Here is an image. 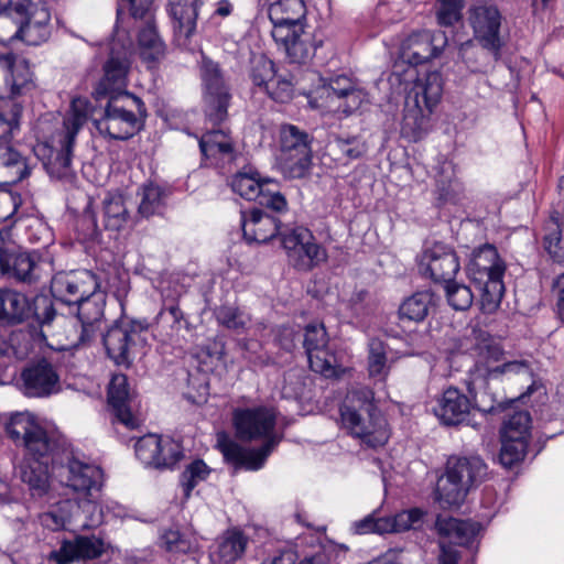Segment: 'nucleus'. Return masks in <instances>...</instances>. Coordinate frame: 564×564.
Masks as SVG:
<instances>
[{
  "label": "nucleus",
  "mask_w": 564,
  "mask_h": 564,
  "mask_svg": "<svg viewBox=\"0 0 564 564\" xmlns=\"http://www.w3.org/2000/svg\"><path fill=\"white\" fill-rule=\"evenodd\" d=\"M237 436L241 441L264 440V444L258 449H246L235 442L220 444V451L227 463L235 469L246 468L257 470L261 468L278 444L273 435L276 416L272 409L257 406L251 409H237L232 416Z\"/></svg>",
  "instance_id": "nucleus-1"
},
{
  "label": "nucleus",
  "mask_w": 564,
  "mask_h": 564,
  "mask_svg": "<svg viewBox=\"0 0 564 564\" xmlns=\"http://www.w3.org/2000/svg\"><path fill=\"white\" fill-rule=\"evenodd\" d=\"M469 398L463 390L449 386L435 397L432 411L443 426L469 424L473 410L484 414H497L506 411L514 400H505L492 391L475 389L468 383Z\"/></svg>",
  "instance_id": "nucleus-2"
},
{
  "label": "nucleus",
  "mask_w": 564,
  "mask_h": 564,
  "mask_svg": "<svg viewBox=\"0 0 564 564\" xmlns=\"http://www.w3.org/2000/svg\"><path fill=\"white\" fill-rule=\"evenodd\" d=\"M506 263L496 246L484 243L475 248L466 267V273L480 294L481 306L487 312L496 311L505 293Z\"/></svg>",
  "instance_id": "nucleus-3"
},
{
  "label": "nucleus",
  "mask_w": 564,
  "mask_h": 564,
  "mask_svg": "<svg viewBox=\"0 0 564 564\" xmlns=\"http://www.w3.org/2000/svg\"><path fill=\"white\" fill-rule=\"evenodd\" d=\"M474 350L477 361L469 371L470 383L475 389H480L487 394L491 391L490 381L501 380L506 375L527 371L530 365L527 360L505 361V348L491 334L480 330L476 336Z\"/></svg>",
  "instance_id": "nucleus-4"
},
{
  "label": "nucleus",
  "mask_w": 564,
  "mask_h": 564,
  "mask_svg": "<svg viewBox=\"0 0 564 564\" xmlns=\"http://www.w3.org/2000/svg\"><path fill=\"white\" fill-rule=\"evenodd\" d=\"M486 475L487 465L480 456H451L445 474L437 480L435 498L440 503L458 507Z\"/></svg>",
  "instance_id": "nucleus-5"
},
{
  "label": "nucleus",
  "mask_w": 564,
  "mask_h": 564,
  "mask_svg": "<svg viewBox=\"0 0 564 564\" xmlns=\"http://www.w3.org/2000/svg\"><path fill=\"white\" fill-rule=\"evenodd\" d=\"M51 14L44 7H39L30 1L9 2L0 11V29L11 26L1 40L12 41L20 39L29 44L37 45L50 36Z\"/></svg>",
  "instance_id": "nucleus-6"
},
{
  "label": "nucleus",
  "mask_w": 564,
  "mask_h": 564,
  "mask_svg": "<svg viewBox=\"0 0 564 564\" xmlns=\"http://www.w3.org/2000/svg\"><path fill=\"white\" fill-rule=\"evenodd\" d=\"M145 117L147 108L142 99L135 95H123L108 99L104 116L94 120V124L104 137L127 140L140 130Z\"/></svg>",
  "instance_id": "nucleus-7"
},
{
  "label": "nucleus",
  "mask_w": 564,
  "mask_h": 564,
  "mask_svg": "<svg viewBox=\"0 0 564 564\" xmlns=\"http://www.w3.org/2000/svg\"><path fill=\"white\" fill-rule=\"evenodd\" d=\"M56 316L53 300L36 295L32 301L12 289H0V323L18 325L33 317L41 329L50 326Z\"/></svg>",
  "instance_id": "nucleus-8"
},
{
  "label": "nucleus",
  "mask_w": 564,
  "mask_h": 564,
  "mask_svg": "<svg viewBox=\"0 0 564 564\" xmlns=\"http://www.w3.org/2000/svg\"><path fill=\"white\" fill-rule=\"evenodd\" d=\"M355 400L361 402L359 409H355V438L367 448L383 447L389 441L388 422L375 403L373 390L355 386Z\"/></svg>",
  "instance_id": "nucleus-9"
},
{
  "label": "nucleus",
  "mask_w": 564,
  "mask_h": 564,
  "mask_svg": "<svg viewBox=\"0 0 564 564\" xmlns=\"http://www.w3.org/2000/svg\"><path fill=\"white\" fill-rule=\"evenodd\" d=\"M147 321L122 318L104 335L102 341L108 357L117 365L130 368L135 355L145 339L142 336L149 329Z\"/></svg>",
  "instance_id": "nucleus-10"
},
{
  "label": "nucleus",
  "mask_w": 564,
  "mask_h": 564,
  "mask_svg": "<svg viewBox=\"0 0 564 564\" xmlns=\"http://www.w3.org/2000/svg\"><path fill=\"white\" fill-rule=\"evenodd\" d=\"M499 460L506 468L522 463L529 453L532 436V417L528 411H514L502 422L500 430Z\"/></svg>",
  "instance_id": "nucleus-11"
},
{
  "label": "nucleus",
  "mask_w": 564,
  "mask_h": 564,
  "mask_svg": "<svg viewBox=\"0 0 564 564\" xmlns=\"http://www.w3.org/2000/svg\"><path fill=\"white\" fill-rule=\"evenodd\" d=\"M199 70L204 89L205 117L212 124H220L228 117V107L231 100L230 88L219 64L209 57L202 56Z\"/></svg>",
  "instance_id": "nucleus-12"
},
{
  "label": "nucleus",
  "mask_w": 564,
  "mask_h": 564,
  "mask_svg": "<svg viewBox=\"0 0 564 564\" xmlns=\"http://www.w3.org/2000/svg\"><path fill=\"white\" fill-rule=\"evenodd\" d=\"M280 165L285 175L301 178L306 175L312 163L308 134L294 124L280 128Z\"/></svg>",
  "instance_id": "nucleus-13"
},
{
  "label": "nucleus",
  "mask_w": 564,
  "mask_h": 564,
  "mask_svg": "<svg viewBox=\"0 0 564 564\" xmlns=\"http://www.w3.org/2000/svg\"><path fill=\"white\" fill-rule=\"evenodd\" d=\"M468 23L479 46L498 57L503 46L500 35L502 14L497 4L482 1L468 9Z\"/></svg>",
  "instance_id": "nucleus-14"
},
{
  "label": "nucleus",
  "mask_w": 564,
  "mask_h": 564,
  "mask_svg": "<svg viewBox=\"0 0 564 564\" xmlns=\"http://www.w3.org/2000/svg\"><path fill=\"white\" fill-rule=\"evenodd\" d=\"M230 185L232 191L245 199L256 200L276 213L288 209V202L278 189V183L270 178H261L257 171L238 172L232 176Z\"/></svg>",
  "instance_id": "nucleus-15"
},
{
  "label": "nucleus",
  "mask_w": 564,
  "mask_h": 564,
  "mask_svg": "<svg viewBox=\"0 0 564 564\" xmlns=\"http://www.w3.org/2000/svg\"><path fill=\"white\" fill-rule=\"evenodd\" d=\"M9 437L18 446H23L33 460L45 458L56 446L52 436L34 420L24 413L13 415L6 426Z\"/></svg>",
  "instance_id": "nucleus-16"
},
{
  "label": "nucleus",
  "mask_w": 564,
  "mask_h": 564,
  "mask_svg": "<svg viewBox=\"0 0 564 564\" xmlns=\"http://www.w3.org/2000/svg\"><path fill=\"white\" fill-rule=\"evenodd\" d=\"M417 264L423 276L438 284L455 279L460 269L454 247L436 240L424 242Z\"/></svg>",
  "instance_id": "nucleus-17"
},
{
  "label": "nucleus",
  "mask_w": 564,
  "mask_h": 564,
  "mask_svg": "<svg viewBox=\"0 0 564 564\" xmlns=\"http://www.w3.org/2000/svg\"><path fill=\"white\" fill-rule=\"evenodd\" d=\"M329 338L323 324H308L303 335V347L310 368L325 378H338L345 370L328 345Z\"/></svg>",
  "instance_id": "nucleus-18"
},
{
  "label": "nucleus",
  "mask_w": 564,
  "mask_h": 564,
  "mask_svg": "<svg viewBox=\"0 0 564 564\" xmlns=\"http://www.w3.org/2000/svg\"><path fill=\"white\" fill-rule=\"evenodd\" d=\"M107 294L100 288L77 303V321L69 329V346L77 348L88 345L97 334L98 325L104 318Z\"/></svg>",
  "instance_id": "nucleus-19"
},
{
  "label": "nucleus",
  "mask_w": 564,
  "mask_h": 564,
  "mask_svg": "<svg viewBox=\"0 0 564 564\" xmlns=\"http://www.w3.org/2000/svg\"><path fill=\"white\" fill-rule=\"evenodd\" d=\"M76 137L57 130L47 142L34 147L35 155L43 162L46 172L55 178L72 175V153Z\"/></svg>",
  "instance_id": "nucleus-20"
},
{
  "label": "nucleus",
  "mask_w": 564,
  "mask_h": 564,
  "mask_svg": "<svg viewBox=\"0 0 564 564\" xmlns=\"http://www.w3.org/2000/svg\"><path fill=\"white\" fill-rule=\"evenodd\" d=\"M0 272L18 282L31 284L39 279L35 257L21 252L10 239L9 229H0Z\"/></svg>",
  "instance_id": "nucleus-21"
},
{
  "label": "nucleus",
  "mask_w": 564,
  "mask_h": 564,
  "mask_svg": "<svg viewBox=\"0 0 564 564\" xmlns=\"http://www.w3.org/2000/svg\"><path fill=\"white\" fill-rule=\"evenodd\" d=\"M130 66L131 61L128 51L117 52L112 46L109 57L102 66L104 76L97 83L93 93L95 98L100 100L132 95L127 90Z\"/></svg>",
  "instance_id": "nucleus-22"
},
{
  "label": "nucleus",
  "mask_w": 564,
  "mask_h": 564,
  "mask_svg": "<svg viewBox=\"0 0 564 564\" xmlns=\"http://www.w3.org/2000/svg\"><path fill=\"white\" fill-rule=\"evenodd\" d=\"M135 455L145 466L163 469L176 465L183 458V449L169 436L149 434L135 443Z\"/></svg>",
  "instance_id": "nucleus-23"
},
{
  "label": "nucleus",
  "mask_w": 564,
  "mask_h": 564,
  "mask_svg": "<svg viewBox=\"0 0 564 564\" xmlns=\"http://www.w3.org/2000/svg\"><path fill=\"white\" fill-rule=\"evenodd\" d=\"M310 99L312 108L348 118L351 113L349 97L352 95V79L346 74L333 76L315 91Z\"/></svg>",
  "instance_id": "nucleus-24"
},
{
  "label": "nucleus",
  "mask_w": 564,
  "mask_h": 564,
  "mask_svg": "<svg viewBox=\"0 0 564 564\" xmlns=\"http://www.w3.org/2000/svg\"><path fill=\"white\" fill-rule=\"evenodd\" d=\"M307 9L304 0H278L268 8V17L273 25L271 34L274 41H284L294 32L307 26Z\"/></svg>",
  "instance_id": "nucleus-25"
},
{
  "label": "nucleus",
  "mask_w": 564,
  "mask_h": 564,
  "mask_svg": "<svg viewBox=\"0 0 564 564\" xmlns=\"http://www.w3.org/2000/svg\"><path fill=\"white\" fill-rule=\"evenodd\" d=\"M100 284L95 273L88 270L73 271L58 274L52 281V292L66 304H77L88 294L99 289Z\"/></svg>",
  "instance_id": "nucleus-26"
},
{
  "label": "nucleus",
  "mask_w": 564,
  "mask_h": 564,
  "mask_svg": "<svg viewBox=\"0 0 564 564\" xmlns=\"http://www.w3.org/2000/svg\"><path fill=\"white\" fill-rule=\"evenodd\" d=\"M24 393L44 398L59 390V376L55 366L46 359L31 364L21 372Z\"/></svg>",
  "instance_id": "nucleus-27"
},
{
  "label": "nucleus",
  "mask_w": 564,
  "mask_h": 564,
  "mask_svg": "<svg viewBox=\"0 0 564 564\" xmlns=\"http://www.w3.org/2000/svg\"><path fill=\"white\" fill-rule=\"evenodd\" d=\"M105 552V542L95 535H78L73 541L64 540L58 550L52 551L47 558L56 564H68L78 560H93Z\"/></svg>",
  "instance_id": "nucleus-28"
},
{
  "label": "nucleus",
  "mask_w": 564,
  "mask_h": 564,
  "mask_svg": "<svg viewBox=\"0 0 564 564\" xmlns=\"http://www.w3.org/2000/svg\"><path fill=\"white\" fill-rule=\"evenodd\" d=\"M132 395L128 389V378L118 373L111 378L108 388V404L116 420L129 430L139 426V419L132 413Z\"/></svg>",
  "instance_id": "nucleus-29"
},
{
  "label": "nucleus",
  "mask_w": 564,
  "mask_h": 564,
  "mask_svg": "<svg viewBox=\"0 0 564 564\" xmlns=\"http://www.w3.org/2000/svg\"><path fill=\"white\" fill-rule=\"evenodd\" d=\"M243 237L249 242L265 243L280 232L281 221L268 213L252 208L241 212Z\"/></svg>",
  "instance_id": "nucleus-30"
},
{
  "label": "nucleus",
  "mask_w": 564,
  "mask_h": 564,
  "mask_svg": "<svg viewBox=\"0 0 564 564\" xmlns=\"http://www.w3.org/2000/svg\"><path fill=\"white\" fill-rule=\"evenodd\" d=\"M434 170L437 205L457 204L463 196L464 186L455 175L454 163L444 156H440Z\"/></svg>",
  "instance_id": "nucleus-31"
},
{
  "label": "nucleus",
  "mask_w": 564,
  "mask_h": 564,
  "mask_svg": "<svg viewBox=\"0 0 564 564\" xmlns=\"http://www.w3.org/2000/svg\"><path fill=\"white\" fill-rule=\"evenodd\" d=\"M62 470V481L74 491L88 494L99 486L101 470L94 465L70 457Z\"/></svg>",
  "instance_id": "nucleus-32"
},
{
  "label": "nucleus",
  "mask_w": 564,
  "mask_h": 564,
  "mask_svg": "<svg viewBox=\"0 0 564 564\" xmlns=\"http://www.w3.org/2000/svg\"><path fill=\"white\" fill-rule=\"evenodd\" d=\"M444 89L442 73L438 70L427 72L423 77H417L413 83L405 98L434 111L440 104Z\"/></svg>",
  "instance_id": "nucleus-33"
},
{
  "label": "nucleus",
  "mask_w": 564,
  "mask_h": 564,
  "mask_svg": "<svg viewBox=\"0 0 564 564\" xmlns=\"http://www.w3.org/2000/svg\"><path fill=\"white\" fill-rule=\"evenodd\" d=\"M282 48L292 64L305 65L314 56L315 51L323 44L322 39L304 29L302 32L291 33L284 41H274Z\"/></svg>",
  "instance_id": "nucleus-34"
},
{
  "label": "nucleus",
  "mask_w": 564,
  "mask_h": 564,
  "mask_svg": "<svg viewBox=\"0 0 564 564\" xmlns=\"http://www.w3.org/2000/svg\"><path fill=\"white\" fill-rule=\"evenodd\" d=\"M426 108L405 98L403 117L400 124V134L409 142L422 140L430 128L431 115Z\"/></svg>",
  "instance_id": "nucleus-35"
},
{
  "label": "nucleus",
  "mask_w": 564,
  "mask_h": 564,
  "mask_svg": "<svg viewBox=\"0 0 564 564\" xmlns=\"http://www.w3.org/2000/svg\"><path fill=\"white\" fill-rule=\"evenodd\" d=\"M367 371L373 386L378 390H383L390 372V366H388L387 345L383 340L376 337L370 338L368 341Z\"/></svg>",
  "instance_id": "nucleus-36"
},
{
  "label": "nucleus",
  "mask_w": 564,
  "mask_h": 564,
  "mask_svg": "<svg viewBox=\"0 0 564 564\" xmlns=\"http://www.w3.org/2000/svg\"><path fill=\"white\" fill-rule=\"evenodd\" d=\"M202 0H170L174 31L180 36L188 39L196 29L198 8Z\"/></svg>",
  "instance_id": "nucleus-37"
},
{
  "label": "nucleus",
  "mask_w": 564,
  "mask_h": 564,
  "mask_svg": "<svg viewBox=\"0 0 564 564\" xmlns=\"http://www.w3.org/2000/svg\"><path fill=\"white\" fill-rule=\"evenodd\" d=\"M434 305V294L430 291L415 292L408 296L399 306L398 315L401 323H421Z\"/></svg>",
  "instance_id": "nucleus-38"
},
{
  "label": "nucleus",
  "mask_w": 564,
  "mask_h": 564,
  "mask_svg": "<svg viewBox=\"0 0 564 564\" xmlns=\"http://www.w3.org/2000/svg\"><path fill=\"white\" fill-rule=\"evenodd\" d=\"M198 144L205 159L231 161L235 158L234 142L224 130L207 131L200 137Z\"/></svg>",
  "instance_id": "nucleus-39"
},
{
  "label": "nucleus",
  "mask_w": 564,
  "mask_h": 564,
  "mask_svg": "<svg viewBox=\"0 0 564 564\" xmlns=\"http://www.w3.org/2000/svg\"><path fill=\"white\" fill-rule=\"evenodd\" d=\"M437 55L438 48L433 45L429 34H424L421 40L417 36H410L400 50V58L414 67L430 62Z\"/></svg>",
  "instance_id": "nucleus-40"
},
{
  "label": "nucleus",
  "mask_w": 564,
  "mask_h": 564,
  "mask_svg": "<svg viewBox=\"0 0 564 564\" xmlns=\"http://www.w3.org/2000/svg\"><path fill=\"white\" fill-rule=\"evenodd\" d=\"M21 480L28 485L33 498H43L51 488L47 464L41 460L24 462L21 465Z\"/></svg>",
  "instance_id": "nucleus-41"
},
{
  "label": "nucleus",
  "mask_w": 564,
  "mask_h": 564,
  "mask_svg": "<svg viewBox=\"0 0 564 564\" xmlns=\"http://www.w3.org/2000/svg\"><path fill=\"white\" fill-rule=\"evenodd\" d=\"M145 19V25L140 30L138 35V43L141 58L151 64L164 57L165 45L158 34L151 17H147Z\"/></svg>",
  "instance_id": "nucleus-42"
},
{
  "label": "nucleus",
  "mask_w": 564,
  "mask_h": 564,
  "mask_svg": "<svg viewBox=\"0 0 564 564\" xmlns=\"http://www.w3.org/2000/svg\"><path fill=\"white\" fill-rule=\"evenodd\" d=\"M30 175L21 154L9 147H0V184L17 183Z\"/></svg>",
  "instance_id": "nucleus-43"
},
{
  "label": "nucleus",
  "mask_w": 564,
  "mask_h": 564,
  "mask_svg": "<svg viewBox=\"0 0 564 564\" xmlns=\"http://www.w3.org/2000/svg\"><path fill=\"white\" fill-rule=\"evenodd\" d=\"M9 84L6 88L11 97L22 96L35 88L33 73L26 59H18L14 55L11 57Z\"/></svg>",
  "instance_id": "nucleus-44"
},
{
  "label": "nucleus",
  "mask_w": 564,
  "mask_h": 564,
  "mask_svg": "<svg viewBox=\"0 0 564 564\" xmlns=\"http://www.w3.org/2000/svg\"><path fill=\"white\" fill-rule=\"evenodd\" d=\"M30 350V341L23 332H12L8 339L0 337V370L25 359Z\"/></svg>",
  "instance_id": "nucleus-45"
},
{
  "label": "nucleus",
  "mask_w": 564,
  "mask_h": 564,
  "mask_svg": "<svg viewBox=\"0 0 564 564\" xmlns=\"http://www.w3.org/2000/svg\"><path fill=\"white\" fill-rule=\"evenodd\" d=\"M561 213L554 209L544 223L543 249L555 263H564Z\"/></svg>",
  "instance_id": "nucleus-46"
},
{
  "label": "nucleus",
  "mask_w": 564,
  "mask_h": 564,
  "mask_svg": "<svg viewBox=\"0 0 564 564\" xmlns=\"http://www.w3.org/2000/svg\"><path fill=\"white\" fill-rule=\"evenodd\" d=\"M182 321H184V313L177 303L164 304L156 316L155 336L163 343L171 340L178 333Z\"/></svg>",
  "instance_id": "nucleus-47"
},
{
  "label": "nucleus",
  "mask_w": 564,
  "mask_h": 564,
  "mask_svg": "<svg viewBox=\"0 0 564 564\" xmlns=\"http://www.w3.org/2000/svg\"><path fill=\"white\" fill-rule=\"evenodd\" d=\"M105 228L113 231L122 229L130 220L124 198L120 194H108L104 202Z\"/></svg>",
  "instance_id": "nucleus-48"
},
{
  "label": "nucleus",
  "mask_w": 564,
  "mask_h": 564,
  "mask_svg": "<svg viewBox=\"0 0 564 564\" xmlns=\"http://www.w3.org/2000/svg\"><path fill=\"white\" fill-rule=\"evenodd\" d=\"M247 544L248 538L240 530H227L218 543L216 555L224 564H230L243 555Z\"/></svg>",
  "instance_id": "nucleus-49"
},
{
  "label": "nucleus",
  "mask_w": 564,
  "mask_h": 564,
  "mask_svg": "<svg viewBox=\"0 0 564 564\" xmlns=\"http://www.w3.org/2000/svg\"><path fill=\"white\" fill-rule=\"evenodd\" d=\"M325 249L313 239L303 240L291 264L300 271H310L326 260Z\"/></svg>",
  "instance_id": "nucleus-50"
},
{
  "label": "nucleus",
  "mask_w": 564,
  "mask_h": 564,
  "mask_svg": "<svg viewBox=\"0 0 564 564\" xmlns=\"http://www.w3.org/2000/svg\"><path fill=\"white\" fill-rule=\"evenodd\" d=\"M22 107L18 102L8 101L0 106V147L8 144L20 128Z\"/></svg>",
  "instance_id": "nucleus-51"
},
{
  "label": "nucleus",
  "mask_w": 564,
  "mask_h": 564,
  "mask_svg": "<svg viewBox=\"0 0 564 564\" xmlns=\"http://www.w3.org/2000/svg\"><path fill=\"white\" fill-rule=\"evenodd\" d=\"M164 199L165 192L160 185L154 183L143 185L138 214L143 218L161 214L164 208Z\"/></svg>",
  "instance_id": "nucleus-52"
},
{
  "label": "nucleus",
  "mask_w": 564,
  "mask_h": 564,
  "mask_svg": "<svg viewBox=\"0 0 564 564\" xmlns=\"http://www.w3.org/2000/svg\"><path fill=\"white\" fill-rule=\"evenodd\" d=\"M89 112L90 104L87 99L82 97L74 98L70 105V112L64 118L59 130L76 137L87 121Z\"/></svg>",
  "instance_id": "nucleus-53"
},
{
  "label": "nucleus",
  "mask_w": 564,
  "mask_h": 564,
  "mask_svg": "<svg viewBox=\"0 0 564 564\" xmlns=\"http://www.w3.org/2000/svg\"><path fill=\"white\" fill-rule=\"evenodd\" d=\"M215 316L218 324L239 334L243 333L251 322L248 314L230 305L219 306L215 311Z\"/></svg>",
  "instance_id": "nucleus-54"
},
{
  "label": "nucleus",
  "mask_w": 564,
  "mask_h": 564,
  "mask_svg": "<svg viewBox=\"0 0 564 564\" xmlns=\"http://www.w3.org/2000/svg\"><path fill=\"white\" fill-rule=\"evenodd\" d=\"M442 285L445 290L447 302L454 310L465 311L471 306L474 293L470 286L458 283L455 279L444 282Z\"/></svg>",
  "instance_id": "nucleus-55"
},
{
  "label": "nucleus",
  "mask_w": 564,
  "mask_h": 564,
  "mask_svg": "<svg viewBox=\"0 0 564 564\" xmlns=\"http://www.w3.org/2000/svg\"><path fill=\"white\" fill-rule=\"evenodd\" d=\"M355 533L357 534H386L395 533L391 516H378L377 511L371 512L359 521H355Z\"/></svg>",
  "instance_id": "nucleus-56"
},
{
  "label": "nucleus",
  "mask_w": 564,
  "mask_h": 564,
  "mask_svg": "<svg viewBox=\"0 0 564 564\" xmlns=\"http://www.w3.org/2000/svg\"><path fill=\"white\" fill-rule=\"evenodd\" d=\"M436 19L441 26H454L463 19L465 0H436Z\"/></svg>",
  "instance_id": "nucleus-57"
},
{
  "label": "nucleus",
  "mask_w": 564,
  "mask_h": 564,
  "mask_svg": "<svg viewBox=\"0 0 564 564\" xmlns=\"http://www.w3.org/2000/svg\"><path fill=\"white\" fill-rule=\"evenodd\" d=\"M451 544L476 550L478 547L477 536L480 532V523L471 520H460Z\"/></svg>",
  "instance_id": "nucleus-58"
},
{
  "label": "nucleus",
  "mask_w": 564,
  "mask_h": 564,
  "mask_svg": "<svg viewBox=\"0 0 564 564\" xmlns=\"http://www.w3.org/2000/svg\"><path fill=\"white\" fill-rule=\"evenodd\" d=\"M161 546L170 553L187 554L191 553L195 545L189 538L181 533L178 530H165L161 536Z\"/></svg>",
  "instance_id": "nucleus-59"
},
{
  "label": "nucleus",
  "mask_w": 564,
  "mask_h": 564,
  "mask_svg": "<svg viewBox=\"0 0 564 564\" xmlns=\"http://www.w3.org/2000/svg\"><path fill=\"white\" fill-rule=\"evenodd\" d=\"M208 474L209 468L200 459L194 460L186 467V469L181 475V482L186 498L189 497L191 491L195 488V486L199 481L204 480Z\"/></svg>",
  "instance_id": "nucleus-60"
},
{
  "label": "nucleus",
  "mask_w": 564,
  "mask_h": 564,
  "mask_svg": "<svg viewBox=\"0 0 564 564\" xmlns=\"http://www.w3.org/2000/svg\"><path fill=\"white\" fill-rule=\"evenodd\" d=\"M279 234L281 235L282 247L285 250L290 262L294 258V253H296V250L303 240L313 239L311 231L303 227H297Z\"/></svg>",
  "instance_id": "nucleus-61"
},
{
  "label": "nucleus",
  "mask_w": 564,
  "mask_h": 564,
  "mask_svg": "<svg viewBox=\"0 0 564 564\" xmlns=\"http://www.w3.org/2000/svg\"><path fill=\"white\" fill-rule=\"evenodd\" d=\"M274 64L272 61L260 57L253 64L251 70V78L254 85L259 87H264L265 90L268 86H270L271 82L274 79Z\"/></svg>",
  "instance_id": "nucleus-62"
},
{
  "label": "nucleus",
  "mask_w": 564,
  "mask_h": 564,
  "mask_svg": "<svg viewBox=\"0 0 564 564\" xmlns=\"http://www.w3.org/2000/svg\"><path fill=\"white\" fill-rule=\"evenodd\" d=\"M293 77L283 78L281 76H274V79L268 86L267 93L272 99L279 102H286L292 99L294 82Z\"/></svg>",
  "instance_id": "nucleus-63"
},
{
  "label": "nucleus",
  "mask_w": 564,
  "mask_h": 564,
  "mask_svg": "<svg viewBox=\"0 0 564 564\" xmlns=\"http://www.w3.org/2000/svg\"><path fill=\"white\" fill-rule=\"evenodd\" d=\"M69 505V501H65L62 505L56 506L52 510L45 512L41 518L42 523L53 531L65 528L66 523L69 521L68 514L65 513V507H68Z\"/></svg>",
  "instance_id": "nucleus-64"
}]
</instances>
